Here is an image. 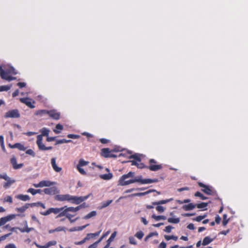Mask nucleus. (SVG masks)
Wrapping results in <instances>:
<instances>
[{
    "instance_id": "obj_31",
    "label": "nucleus",
    "mask_w": 248,
    "mask_h": 248,
    "mask_svg": "<svg viewBox=\"0 0 248 248\" xmlns=\"http://www.w3.org/2000/svg\"><path fill=\"white\" fill-rule=\"evenodd\" d=\"M97 213L95 211H93L83 217L84 219H88L92 217L96 216Z\"/></svg>"
},
{
    "instance_id": "obj_36",
    "label": "nucleus",
    "mask_w": 248,
    "mask_h": 248,
    "mask_svg": "<svg viewBox=\"0 0 248 248\" xmlns=\"http://www.w3.org/2000/svg\"><path fill=\"white\" fill-rule=\"evenodd\" d=\"M180 220L179 218H173V217H170L168 219V221L169 223H174L177 224L179 223Z\"/></svg>"
},
{
    "instance_id": "obj_27",
    "label": "nucleus",
    "mask_w": 248,
    "mask_h": 248,
    "mask_svg": "<svg viewBox=\"0 0 248 248\" xmlns=\"http://www.w3.org/2000/svg\"><path fill=\"white\" fill-rule=\"evenodd\" d=\"M70 211H66V214L65 217L67 218L68 219V220L71 223H73L78 219V217H77L76 218L73 219L72 217H74L76 215H72L71 214H70Z\"/></svg>"
},
{
    "instance_id": "obj_39",
    "label": "nucleus",
    "mask_w": 248,
    "mask_h": 248,
    "mask_svg": "<svg viewBox=\"0 0 248 248\" xmlns=\"http://www.w3.org/2000/svg\"><path fill=\"white\" fill-rule=\"evenodd\" d=\"M62 129H63V126L62 124H59L56 125V129L54 130V132L56 134H59L60 133V131H59L58 130H62Z\"/></svg>"
},
{
    "instance_id": "obj_63",
    "label": "nucleus",
    "mask_w": 248,
    "mask_h": 248,
    "mask_svg": "<svg viewBox=\"0 0 248 248\" xmlns=\"http://www.w3.org/2000/svg\"><path fill=\"white\" fill-rule=\"evenodd\" d=\"M5 248H16V246L13 244H10L6 245Z\"/></svg>"
},
{
    "instance_id": "obj_1",
    "label": "nucleus",
    "mask_w": 248,
    "mask_h": 248,
    "mask_svg": "<svg viewBox=\"0 0 248 248\" xmlns=\"http://www.w3.org/2000/svg\"><path fill=\"white\" fill-rule=\"evenodd\" d=\"M135 175V172L129 171L127 174L123 175L119 179L118 185L120 186H125L136 182L140 183L141 184H151L158 182L157 179H142L141 175L138 176L133 179H128L129 178H133Z\"/></svg>"
},
{
    "instance_id": "obj_62",
    "label": "nucleus",
    "mask_w": 248,
    "mask_h": 248,
    "mask_svg": "<svg viewBox=\"0 0 248 248\" xmlns=\"http://www.w3.org/2000/svg\"><path fill=\"white\" fill-rule=\"evenodd\" d=\"M6 223L4 217L0 218V226L4 225Z\"/></svg>"
},
{
    "instance_id": "obj_16",
    "label": "nucleus",
    "mask_w": 248,
    "mask_h": 248,
    "mask_svg": "<svg viewBox=\"0 0 248 248\" xmlns=\"http://www.w3.org/2000/svg\"><path fill=\"white\" fill-rule=\"evenodd\" d=\"M10 161H11V164L13 165V168L14 169H15V170L19 169L22 168L23 166V163H20V164H17L16 159V158L15 156H13L11 159Z\"/></svg>"
},
{
    "instance_id": "obj_30",
    "label": "nucleus",
    "mask_w": 248,
    "mask_h": 248,
    "mask_svg": "<svg viewBox=\"0 0 248 248\" xmlns=\"http://www.w3.org/2000/svg\"><path fill=\"white\" fill-rule=\"evenodd\" d=\"M113 177V175L111 173L108 174H101L100 175V177L104 180H108L111 179Z\"/></svg>"
},
{
    "instance_id": "obj_8",
    "label": "nucleus",
    "mask_w": 248,
    "mask_h": 248,
    "mask_svg": "<svg viewBox=\"0 0 248 248\" xmlns=\"http://www.w3.org/2000/svg\"><path fill=\"white\" fill-rule=\"evenodd\" d=\"M170 201H171V199L165 200H161V201H159L157 202H154L153 203V204L154 205H157L158 206H157L156 207V210L158 212H159L160 213H162V212H164V208L163 206L159 205L163 204H166V203L169 202Z\"/></svg>"
},
{
    "instance_id": "obj_34",
    "label": "nucleus",
    "mask_w": 248,
    "mask_h": 248,
    "mask_svg": "<svg viewBox=\"0 0 248 248\" xmlns=\"http://www.w3.org/2000/svg\"><path fill=\"white\" fill-rule=\"evenodd\" d=\"M49 110L45 109L38 110L35 113L36 115L43 116V115L48 114Z\"/></svg>"
},
{
    "instance_id": "obj_61",
    "label": "nucleus",
    "mask_w": 248,
    "mask_h": 248,
    "mask_svg": "<svg viewBox=\"0 0 248 248\" xmlns=\"http://www.w3.org/2000/svg\"><path fill=\"white\" fill-rule=\"evenodd\" d=\"M167 245L164 242H162L159 245L158 248H166Z\"/></svg>"
},
{
    "instance_id": "obj_60",
    "label": "nucleus",
    "mask_w": 248,
    "mask_h": 248,
    "mask_svg": "<svg viewBox=\"0 0 248 248\" xmlns=\"http://www.w3.org/2000/svg\"><path fill=\"white\" fill-rule=\"evenodd\" d=\"M17 85L20 88L25 87L26 86V83L25 82H18Z\"/></svg>"
},
{
    "instance_id": "obj_46",
    "label": "nucleus",
    "mask_w": 248,
    "mask_h": 248,
    "mask_svg": "<svg viewBox=\"0 0 248 248\" xmlns=\"http://www.w3.org/2000/svg\"><path fill=\"white\" fill-rule=\"evenodd\" d=\"M112 202V200H108L106 202H104L102 205V208H105L108 207L111 202Z\"/></svg>"
},
{
    "instance_id": "obj_20",
    "label": "nucleus",
    "mask_w": 248,
    "mask_h": 248,
    "mask_svg": "<svg viewBox=\"0 0 248 248\" xmlns=\"http://www.w3.org/2000/svg\"><path fill=\"white\" fill-rule=\"evenodd\" d=\"M17 216L21 217H24L25 216V214H18L17 215ZM16 215L11 214L6 217H4V218L5 219L6 222H7L16 218Z\"/></svg>"
},
{
    "instance_id": "obj_47",
    "label": "nucleus",
    "mask_w": 248,
    "mask_h": 248,
    "mask_svg": "<svg viewBox=\"0 0 248 248\" xmlns=\"http://www.w3.org/2000/svg\"><path fill=\"white\" fill-rule=\"evenodd\" d=\"M129 243L132 245H136L137 244V241L133 236L129 237Z\"/></svg>"
},
{
    "instance_id": "obj_35",
    "label": "nucleus",
    "mask_w": 248,
    "mask_h": 248,
    "mask_svg": "<svg viewBox=\"0 0 248 248\" xmlns=\"http://www.w3.org/2000/svg\"><path fill=\"white\" fill-rule=\"evenodd\" d=\"M158 235V233L156 232H150V233H149L146 237L145 238H144V241L145 242L147 241L149 238H150L151 237L154 236H157Z\"/></svg>"
},
{
    "instance_id": "obj_59",
    "label": "nucleus",
    "mask_w": 248,
    "mask_h": 248,
    "mask_svg": "<svg viewBox=\"0 0 248 248\" xmlns=\"http://www.w3.org/2000/svg\"><path fill=\"white\" fill-rule=\"evenodd\" d=\"M56 140V137H49L47 136L46 138V141L48 142H51L52 141H54Z\"/></svg>"
},
{
    "instance_id": "obj_13",
    "label": "nucleus",
    "mask_w": 248,
    "mask_h": 248,
    "mask_svg": "<svg viewBox=\"0 0 248 248\" xmlns=\"http://www.w3.org/2000/svg\"><path fill=\"white\" fill-rule=\"evenodd\" d=\"M202 192L209 195H214L215 191L212 187L202 184Z\"/></svg>"
},
{
    "instance_id": "obj_40",
    "label": "nucleus",
    "mask_w": 248,
    "mask_h": 248,
    "mask_svg": "<svg viewBox=\"0 0 248 248\" xmlns=\"http://www.w3.org/2000/svg\"><path fill=\"white\" fill-rule=\"evenodd\" d=\"M164 237L166 239V240H167L168 241L170 240V239H173L174 241H176L178 239V237L176 236H174V235H165L164 236Z\"/></svg>"
},
{
    "instance_id": "obj_52",
    "label": "nucleus",
    "mask_w": 248,
    "mask_h": 248,
    "mask_svg": "<svg viewBox=\"0 0 248 248\" xmlns=\"http://www.w3.org/2000/svg\"><path fill=\"white\" fill-rule=\"evenodd\" d=\"M26 153L28 155H31L33 157H34L35 155L34 152L32 149L27 150L26 152Z\"/></svg>"
},
{
    "instance_id": "obj_54",
    "label": "nucleus",
    "mask_w": 248,
    "mask_h": 248,
    "mask_svg": "<svg viewBox=\"0 0 248 248\" xmlns=\"http://www.w3.org/2000/svg\"><path fill=\"white\" fill-rule=\"evenodd\" d=\"M173 228V227H172L171 226H166L165 230H164V231L168 232V233H170L171 232V230Z\"/></svg>"
},
{
    "instance_id": "obj_57",
    "label": "nucleus",
    "mask_w": 248,
    "mask_h": 248,
    "mask_svg": "<svg viewBox=\"0 0 248 248\" xmlns=\"http://www.w3.org/2000/svg\"><path fill=\"white\" fill-rule=\"evenodd\" d=\"M221 217L218 216L217 215L215 217V221L217 224H218L220 223L221 221Z\"/></svg>"
},
{
    "instance_id": "obj_5",
    "label": "nucleus",
    "mask_w": 248,
    "mask_h": 248,
    "mask_svg": "<svg viewBox=\"0 0 248 248\" xmlns=\"http://www.w3.org/2000/svg\"><path fill=\"white\" fill-rule=\"evenodd\" d=\"M157 162L154 159H151L149 160V166H147V168L151 171H157L162 169V164H156Z\"/></svg>"
},
{
    "instance_id": "obj_32",
    "label": "nucleus",
    "mask_w": 248,
    "mask_h": 248,
    "mask_svg": "<svg viewBox=\"0 0 248 248\" xmlns=\"http://www.w3.org/2000/svg\"><path fill=\"white\" fill-rule=\"evenodd\" d=\"M40 182L41 183L42 187L44 186H50L53 185V183L49 181L43 180L40 181Z\"/></svg>"
},
{
    "instance_id": "obj_45",
    "label": "nucleus",
    "mask_w": 248,
    "mask_h": 248,
    "mask_svg": "<svg viewBox=\"0 0 248 248\" xmlns=\"http://www.w3.org/2000/svg\"><path fill=\"white\" fill-rule=\"evenodd\" d=\"M11 87L6 85H3L0 86V92L7 91L10 90Z\"/></svg>"
},
{
    "instance_id": "obj_43",
    "label": "nucleus",
    "mask_w": 248,
    "mask_h": 248,
    "mask_svg": "<svg viewBox=\"0 0 248 248\" xmlns=\"http://www.w3.org/2000/svg\"><path fill=\"white\" fill-rule=\"evenodd\" d=\"M135 236L139 239H141L144 236V233L142 231H139L136 232Z\"/></svg>"
},
{
    "instance_id": "obj_41",
    "label": "nucleus",
    "mask_w": 248,
    "mask_h": 248,
    "mask_svg": "<svg viewBox=\"0 0 248 248\" xmlns=\"http://www.w3.org/2000/svg\"><path fill=\"white\" fill-rule=\"evenodd\" d=\"M227 215L226 214H224L223 216V221H222V225L223 226H226L228 224L229 219H227Z\"/></svg>"
},
{
    "instance_id": "obj_25",
    "label": "nucleus",
    "mask_w": 248,
    "mask_h": 248,
    "mask_svg": "<svg viewBox=\"0 0 248 248\" xmlns=\"http://www.w3.org/2000/svg\"><path fill=\"white\" fill-rule=\"evenodd\" d=\"M28 206L27 205V203H25L24 205L20 207H17L16 208V211L18 213H19L20 214L24 213L25 211L28 209Z\"/></svg>"
},
{
    "instance_id": "obj_4",
    "label": "nucleus",
    "mask_w": 248,
    "mask_h": 248,
    "mask_svg": "<svg viewBox=\"0 0 248 248\" xmlns=\"http://www.w3.org/2000/svg\"><path fill=\"white\" fill-rule=\"evenodd\" d=\"M0 179H3L6 181L3 184V187L7 189L15 183L16 181L14 179H12L10 177L8 176L6 173L3 174H0Z\"/></svg>"
},
{
    "instance_id": "obj_64",
    "label": "nucleus",
    "mask_w": 248,
    "mask_h": 248,
    "mask_svg": "<svg viewBox=\"0 0 248 248\" xmlns=\"http://www.w3.org/2000/svg\"><path fill=\"white\" fill-rule=\"evenodd\" d=\"M97 245H98V244L96 242H94L93 244L90 245L89 246L88 248H96L97 247Z\"/></svg>"
},
{
    "instance_id": "obj_15",
    "label": "nucleus",
    "mask_w": 248,
    "mask_h": 248,
    "mask_svg": "<svg viewBox=\"0 0 248 248\" xmlns=\"http://www.w3.org/2000/svg\"><path fill=\"white\" fill-rule=\"evenodd\" d=\"M51 164L53 169L57 172H59L62 171V168L61 167H58L56 164V158L53 157L51 159Z\"/></svg>"
},
{
    "instance_id": "obj_24",
    "label": "nucleus",
    "mask_w": 248,
    "mask_h": 248,
    "mask_svg": "<svg viewBox=\"0 0 248 248\" xmlns=\"http://www.w3.org/2000/svg\"><path fill=\"white\" fill-rule=\"evenodd\" d=\"M16 198L22 201H27L30 200V198L28 195L19 194L16 196Z\"/></svg>"
},
{
    "instance_id": "obj_10",
    "label": "nucleus",
    "mask_w": 248,
    "mask_h": 248,
    "mask_svg": "<svg viewBox=\"0 0 248 248\" xmlns=\"http://www.w3.org/2000/svg\"><path fill=\"white\" fill-rule=\"evenodd\" d=\"M154 191H155V190H149L147 191L142 192V193H134V194H132L131 195H129L127 196H121L116 201V202H119V201L120 200L124 199V198H126V197L144 196V195H147L151 192H154Z\"/></svg>"
},
{
    "instance_id": "obj_18",
    "label": "nucleus",
    "mask_w": 248,
    "mask_h": 248,
    "mask_svg": "<svg viewBox=\"0 0 248 248\" xmlns=\"http://www.w3.org/2000/svg\"><path fill=\"white\" fill-rule=\"evenodd\" d=\"M56 244H57V242H56V241H55V240L49 241L45 245H44V246H42V245H40L39 244H38L35 243V246L37 248H48L49 247H50L51 246H55Z\"/></svg>"
},
{
    "instance_id": "obj_21",
    "label": "nucleus",
    "mask_w": 248,
    "mask_h": 248,
    "mask_svg": "<svg viewBox=\"0 0 248 248\" xmlns=\"http://www.w3.org/2000/svg\"><path fill=\"white\" fill-rule=\"evenodd\" d=\"M10 148H17L20 151H25L26 149V148L23 145L21 144L20 143H16L14 144V145H9Z\"/></svg>"
},
{
    "instance_id": "obj_7",
    "label": "nucleus",
    "mask_w": 248,
    "mask_h": 248,
    "mask_svg": "<svg viewBox=\"0 0 248 248\" xmlns=\"http://www.w3.org/2000/svg\"><path fill=\"white\" fill-rule=\"evenodd\" d=\"M66 206L61 207V208H49L45 212H41V214L44 216H47L49 215L50 213H54L55 214H59L62 210L64 209Z\"/></svg>"
},
{
    "instance_id": "obj_56",
    "label": "nucleus",
    "mask_w": 248,
    "mask_h": 248,
    "mask_svg": "<svg viewBox=\"0 0 248 248\" xmlns=\"http://www.w3.org/2000/svg\"><path fill=\"white\" fill-rule=\"evenodd\" d=\"M12 234V233H9L8 234H5L4 235H2L1 236V237H0V242L1 241H2V240H5V239H6V238H7L8 237H9L10 235H11Z\"/></svg>"
},
{
    "instance_id": "obj_28",
    "label": "nucleus",
    "mask_w": 248,
    "mask_h": 248,
    "mask_svg": "<svg viewBox=\"0 0 248 248\" xmlns=\"http://www.w3.org/2000/svg\"><path fill=\"white\" fill-rule=\"evenodd\" d=\"M196 207V205L193 203H189L188 204H185L183 206V209L185 211H189L193 209Z\"/></svg>"
},
{
    "instance_id": "obj_51",
    "label": "nucleus",
    "mask_w": 248,
    "mask_h": 248,
    "mask_svg": "<svg viewBox=\"0 0 248 248\" xmlns=\"http://www.w3.org/2000/svg\"><path fill=\"white\" fill-rule=\"evenodd\" d=\"M67 137L70 139H76L80 137L79 135L69 134L67 135Z\"/></svg>"
},
{
    "instance_id": "obj_6",
    "label": "nucleus",
    "mask_w": 248,
    "mask_h": 248,
    "mask_svg": "<svg viewBox=\"0 0 248 248\" xmlns=\"http://www.w3.org/2000/svg\"><path fill=\"white\" fill-rule=\"evenodd\" d=\"M20 116L19 111L17 109H12L7 111L4 115L5 118H18Z\"/></svg>"
},
{
    "instance_id": "obj_55",
    "label": "nucleus",
    "mask_w": 248,
    "mask_h": 248,
    "mask_svg": "<svg viewBox=\"0 0 248 248\" xmlns=\"http://www.w3.org/2000/svg\"><path fill=\"white\" fill-rule=\"evenodd\" d=\"M27 192L31 193L32 195H34L36 194V189L32 188H30L27 190Z\"/></svg>"
},
{
    "instance_id": "obj_19",
    "label": "nucleus",
    "mask_w": 248,
    "mask_h": 248,
    "mask_svg": "<svg viewBox=\"0 0 248 248\" xmlns=\"http://www.w3.org/2000/svg\"><path fill=\"white\" fill-rule=\"evenodd\" d=\"M48 115L51 118L55 120H59L60 117V113L57 112L55 110H49L48 112Z\"/></svg>"
},
{
    "instance_id": "obj_44",
    "label": "nucleus",
    "mask_w": 248,
    "mask_h": 248,
    "mask_svg": "<svg viewBox=\"0 0 248 248\" xmlns=\"http://www.w3.org/2000/svg\"><path fill=\"white\" fill-rule=\"evenodd\" d=\"M89 162L88 161H84L83 159H80L79 161L78 164V166H79L80 167L86 166L88 164Z\"/></svg>"
},
{
    "instance_id": "obj_12",
    "label": "nucleus",
    "mask_w": 248,
    "mask_h": 248,
    "mask_svg": "<svg viewBox=\"0 0 248 248\" xmlns=\"http://www.w3.org/2000/svg\"><path fill=\"white\" fill-rule=\"evenodd\" d=\"M40 131L41 134L40 135H39L37 136L36 143H38V140H39V139H40V138H39L40 137H41V142H42L43 137V136H47V137L48 136L49 133L50 132L49 130L47 129L46 127H43V128H42L40 130Z\"/></svg>"
},
{
    "instance_id": "obj_3",
    "label": "nucleus",
    "mask_w": 248,
    "mask_h": 248,
    "mask_svg": "<svg viewBox=\"0 0 248 248\" xmlns=\"http://www.w3.org/2000/svg\"><path fill=\"white\" fill-rule=\"evenodd\" d=\"M14 71L15 69L13 68L4 71L1 67H0V75L1 78L9 81L15 79V77H13L10 75V74H16V73Z\"/></svg>"
},
{
    "instance_id": "obj_38",
    "label": "nucleus",
    "mask_w": 248,
    "mask_h": 248,
    "mask_svg": "<svg viewBox=\"0 0 248 248\" xmlns=\"http://www.w3.org/2000/svg\"><path fill=\"white\" fill-rule=\"evenodd\" d=\"M152 217L155 220L158 221L161 219L165 220L166 219V217L164 216H156L155 215H153Z\"/></svg>"
},
{
    "instance_id": "obj_2",
    "label": "nucleus",
    "mask_w": 248,
    "mask_h": 248,
    "mask_svg": "<svg viewBox=\"0 0 248 248\" xmlns=\"http://www.w3.org/2000/svg\"><path fill=\"white\" fill-rule=\"evenodd\" d=\"M91 194L85 196H74L69 194L57 195L55 196V200L58 201H68L72 203L79 204L82 202L88 199Z\"/></svg>"
},
{
    "instance_id": "obj_33",
    "label": "nucleus",
    "mask_w": 248,
    "mask_h": 248,
    "mask_svg": "<svg viewBox=\"0 0 248 248\" xmlns=\"http://www.w3.org/2000/svg\"><path fill=\"white\" fill-rule=\"evenodd\" d=\"M89 225V224H86L85 225L82 226L76 227H74V228H73L71 229H70V231L74 232V231H81V230H83V229H84L85 228H86Z\"/></svg>"
},
{
    "instance_id": "obj_17",
    "label": "nucleus",
    "mask_w": 248,
    "mask_h": 248,
    "mask_svg": "<svg viewBox=\"0 0 248 248\" xmlns=\"http://www.w3.org/2000/svg\"><path fill=\"white\" fill-rule=\"evenodd\" d=\"M40 139L38 140V143H36L38 149L41 151H46V150H50L52 149V146L46 147L45 145L43 144V142H41V137H40Z\"/></svg>"
},
{
    "instance_id": "obj_26",
    "label": "nucleus",
    "mask_w": 248,
    "mask_h": 248,
    "mask_svg": "<svg viewBox=\"0 0 248 248\" xmlns=\"http://www.w3.org/2000/svg\"><path fill=\"white\" fill-rule=\"evenodd\" d=\"M25 226L24 228H18L19 230L21 232H29L31 231L34 230V229L33 228H29L28 227L27 222L26 221H25Z\"/></svg>"
},
{
    "instance_id": "obj_50",
    "label": "nucleus",
    "mask_w": 248,
    "mask_h": 248,
    "mask_svg": "<svg viewBox=\"0 0 248 248\" xmlns=\"http://www.w3.org/2000/svg\"><path fill=\"white\" fill-rule=\"evenodd\" d=\"M77 169L78 170V171L82 175H86V171L84 170L83 169H82L81 168V167L79 166H78L77 165Z\"/></svg>"
},
{
    "instance_id": "obj_37",
    "label": "nucleus",
    "mask_w": 248,
    "mask_h": 248,
    "mask_svg": "<svg viewBox=\"0 0 248 248\" xmlns=\"http://www.w3.org/2000/svg\"><path fill=\"white\" fill-rule=\"evenodd\" d=\"M72 142V140H65V139H62L56 140L55 145H58L60 144L64 143H69Z\"/></svg>"
},
{
    "instance_id": "obj_42",
    "label": "nucleus",
    "mask_w": 248,
    "mask_h": 248,
    "mask_svg": "<svg viewBox=\"0 0 248 248\" xmlns=\"http://www.w3.org/2000/svg\"><path fill=\"white\" fill-rule=\"evenodd\" d=\"M81 206L80 205H78V206H77L76 207H69V210H70V211L71 212H77L80 209H81Z\"/></svg>"
},
{
    "instance_id": "obj_49",
    "label": "nucleus",
    "mask_w": 248,
    "mask_h": 248,
    "mask_svg": "<svg viewBox=\"0 0 248 248\" xmlns=\"http://www.w3.org/2000/svg\"><path fill=\"white\" fill-rule=\"evenodd\" d=\"M4 202L12 203L13 202V199L11 196H8L4 199Z\"/></svg>"
},
{
    "instance_id": "obj_11",
    "label": "nucleus",
    "mask_w": 248,
    "mask_h": 248,
    "mask_svg": "<svg viewBox=\"0 0 248 248\" xmlns=\"http://www.w3.org/2000/svg\"><path fill=\"white\" fill-rule=\"evenodd\" d=\"M44 192L47 195H53L59 192L58 188L55 186L46 188L43 190Z\"/></svg>"
},
{
    "instance_id": "obj_14",
    "label": "nucleus",
    "mask_w": 248,
    "mask_h": 248,
    "mask_svg": "<svg viewBox=\"0 0 248 248\" xmlns=\"http://www.w3.org/2000/svg\"><path fill=\"white\" fill-rule=\"evenodd\" d=\"M32 99L28 97L26 98H21L20 101L26 104L28 107L31 108H35V106L32 103Z\"/></svg>"
},
{
    "instance_id": "obj_22",
    "label": "nucleus",
    "mask_w": 248,
    "mask_h": 248,
    "mask_svg": "<svg viewBox=\"0 0 248 248\" xmlns=\"http://www.w3.org/2000/svg\"><path fill=\"white\" fill-rule=\"evenodd\" d=\"M216 237V236L213 238H211L210 236H206L204 237V238L202 240V246H206L208 245L211 242H212L214 240H215Z\"/></svg>"
},
{
    "instance_id": "obj_53",
    "label": "nucleus",
    "mask_w": 248,
    "mask_h": 248,
    "mask_svg": "<svg viewBox=\"0 0 248 248\" xmlns=\"http://www.w3.org/2000/svg\"><path fill=\"white\" fill-rule=\"evenodd\" d=\"M137 167L140 169L147 168V166H145L141 161H139Z\"/></svg>"
},
{
    "instance_id": "obj_58",
    "label": "nucleus",
    "mask_w": 248,
    "mask_h": 248,
    "mask_svg": "<svg viewBox=\"0 0 248 248\" xmlns=\"http://www.w3.org/2000/svg\"><path fill=\"white\" fill-rule=\"evenodd\" d=\"M99 140L102 144H107L109 141L108 140L104 138L100 139Z\"/></svg>"
},
{
    "instance_id": "obj_29",
    "label": "nucleus",
    "mask_w": 248,
    "mask_h": 248,
    "mask_svg": "<svg viewBox=\"0 0 248 248\" xmlns=\"http://www.w3.org/2000/svg\"><path fill=\"white\" fill-rule=\"evenodd\" d=\"M66 211H70V210H69V207H67L66 206L64 209L59 213V214L57 216L56 218H58L63 216H66Z\"/></svg>"
},
{
    "instance_id": "obj_9",
    "label": "nucleus",
    "mask_w": 248,
    "mask_h": 248,
    "mask_svg": "<svg viewBox=\"0 0 248 248\" xmlns=\"http://www.w3.org/2000/svg\"><path fill=\"white\" fill-rule=\"evenodd\" d=\"M113 151H110L109 148H103L101 150V155L106 158L117 157V155L113 154Z\"/></svg>"
},
{
    "instance_id": "obj_48",
    "label": "nucleus",
    "mask_w": 248,
    "mask_h": 248,
    "mask_svg": "<svg viewBox=\"0 0 248 248\" xmlns=\"http://www.w3.org/2000/svg\"><path fill=\"white\" fill-rule=\"evenodd\" d=\"M130 158H133L135 159L134 160H136L138 161H141L140 156L136 154L131 155L130 156Z\"/></svg>"
},
{
    "instance_id": "obj_23",
    "label": "nucleus",
    "mask_w": 248,
    "mask_h": 248,
    "mask_svg": "<svg viewBox=\"0 0 248 248\" xmlns=\"http://www.w3.org/2000/svg\"><path fill=\"white\" fill-rule=\"evenodd\" d=\"M116 232H113L111 236H110V237L108 238V239L107 240V244L104 247V248H108L110 245V243L113 240V239H114V238L116 236Z\"/></svg>"
}]
</instances>
